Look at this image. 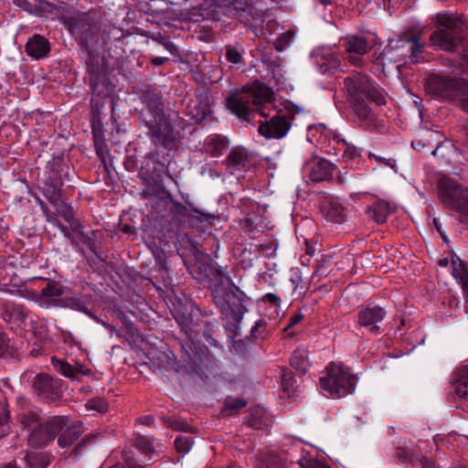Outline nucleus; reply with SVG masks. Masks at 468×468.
Returning <instances> with one entry per match:
<instances>
[{"label":"nucleus","mask_w":468,"mask_h":468,"mask_svg":"<svg viewBox=\"0 0 468 468\" xmlns=\"http://www.w3.org/2000/svg\"><path fill=\"white\" fill-rule=\"evenodd\" d=\"M144 99L146 109L141 113V120L148 129V136L154 144L171 149L178 139V133L164 112L162 98L148 92Z\"/></svg>","instance_id":"f257e3e1"},{"label":"nucleus","mask_w":468,"mask_h":468,"mask_svg":"<svg viewBox=\"0 0 468 468\" xmlns=\"http://www.w3.org/2000/svg\"><path fill=\"white\" fill-rule=\"evenodd\" d=\"M273 91L268 86L254 82L250 87H244L241 90L231 93L226 100L227 108L244 121L249 120V116L254 112L250 108L252 102L258 108L261 116H270V105L272 102Z\"/></svg>","instance_id":"f03ea898"},{"label":"nucleus","mask_w":468,"mask_h":468,"mask_svg":"<svg viewBox=\"0 0 468 468\" xmlns=\"http://www.w3.org/2000/svg\"><path fill=\"white\" fill-rule=\"evenodd\" d=\"M213 301L225 319H229L234 327L241 322L247 308L246 294L236 285H216L212 290Z\"/></svg>","instance_id":"7ed1b4c3"},{"label":"nucleus","mask_w":468,"mask_h":468,"mask_svg":"<svg viewBox=\"0 0 468 468\" xmlns=\"http://www.w3.org/2000/svg\"><path fill=\"white\" fill-rule=\"evenodd\" d=\"M427 93L437 100L458 101L464 111L468 101V82L449 76L431 75L425 83Z\"/></svg>","instance_id":"20e7f679"},{"label":"nucleus","mask_w":468,"mask_h":468,"mask_svg":"<svg viewBox=\"0 0 468 468\" xmlns=\"http://www.w3.org/2000/svg\"><path fill=\"white\" fill-rule=\"evenodd\" d=\"M356 378L342 365L331 363L326 368V376L320 378V385L334 398H342L352 394Z\"/></svg>","instance_id":"39448f33"},{"label":"nucleus","mask_w":468,"mask_h":468,"mask_svg":"<svg viewBox=\"0 0 468 468\" xmlns=\"http://www.w3.org/2000/svg\"><path fill=\"white\" fill-rule=\"evenodd\" d=\"M69 29L79 44L88 52V55H93L90 46L99 42L101 30V25L95 15L82 13L73 16L70 20Z\"/></svg>","instance_id":"423d86ee"},{"label":"nucleus","mask_w":468,"mask_h":468,"mask_svg":"<svg viewBox=\"0 0 468 468\" xmlns=\"http://www.w3.org/2000/svg\"><path fill=\"white\" fill-rule=\"evenodd\" d=\"M440 195L444 206L458 212L468 222V188L450 177H442L438 183Z\"/></svg>","instance_id":"0eeeda50"},{"label":"nucleus","mask_w":468,"mask_h":468,"mask_svg":"<svg viewBox=\"0 0 468 468\" xmlns=\"http://www.w3.org/2000/svg\"><path fill=\"white\" fill-rule=\"evenodd\" d=\"M440 26L430 37L433 46L448 52L454 51L463 41V26L448 16L438 17Z\"/></svg>","instance_id":"6e6552de"},{"label":"nucleus","mask_w":468,"mask_h":468,"mask_svg":"<svg viewBox=\"0 0 468 468\" xmlns=\"http://www.w3.org/2000/svg\"><path fill=\"white\" fill-rule=\"evenodd\" d=\"M343 84L348 101L356 99H367L378 105L386 103L382 93L373 85L370 79L361 72H355L347 76L345 78Z\"/></svg>","instance_id":"1a4fd4ad"},{"label":"nucleus","mask_w":468,"mask_h":468,"mask_svg":"<svg viewBox=\"0 0 468 468\" xmlns=\"http://www.w3.org/2000/svg\"><path fill=\"white\" fill-rule=\"evenodd\" d=\"M273 112L269 121L261 122L258 131L267 139H282L289 132L296 111L292 106H284Z\"/></svg>","instance_id":"9d476101"},{"label":"nucleus","mask_w":468,"mask_h":468,"mask_svg":"<svg viewBox=\"0 0 468 468\" xmlns=\"http://www.w3.org/2000/svg\"><path fill=\"white\" fill-rule=\"evenodd\" d=\"M68 420L63 416H53L44 424L34 427L28 437V444L34 448H41L54 441L56 436L67 425Z\"/></svg>","instance_id":"9b49d317"},{"label":"nucleus","mask_w":468,"mask_h":468,"mask_svg":"<svg viewBox=\"0 0 468 468\" xmlns=\"http://www.w3.org/2000/svg\"><path fill=\"white\" fill-rule=\"evenodd\" d=\"M387 315L386 310L379 305L360 306L357 311L356 324L367 329L371 335L383 333L381 324Z\"/></svg>","instance_id":"f8f14e48"},{"label":"nucleus","mask_w":468,"mask_h":468,"mask_svg":"<svg viewBox=\"0 0 468 468\" xmlns=\"http://www.w3.org/2000/svg\"><path fill=\"white\" fill-rule=\"evenodd\" d=\"M69 167L57 165L49 170L44 179L42 193L53 206L58 205L61 199V187L64 178L68 176Z\"/></svg>","instance_id":"ddd939ff"},{"label":"nucleus","mask_w":468,"mask_h":468,"mask_svg":"<svg viewBox=\"0 0 468 468\" xmlns=\"http://www.w3.org/2000/svg\"><path fill=\"white\" fill-rule=\"evenodd\" d=\"M34 392L46 402L57 401L61 397V380L48 374L39 373L32 380Z\"/></svg>","instance_id":"4468645a"},{"label":"nucleus","mask_w":468,"mask_h":468,"mask_svg":"<svg viewBox=\"0 0 468 468\" xmlns=\"http://www.w3.org/2000/svg\"><path fill=\"white\" fill-rule=\"evenodd\" d=\"M86 64L92 94L99 97L107 96L111 91V83L106 70L99 65V58L90 55Z\"/></svg>","instance_id":"2eb2a0df"},{"label":"nucleus","mask_w":468,"mask_h":468,"mask_svg":"<svg viewBox=\"0 0 468 468\" xmlns=\"http://www.w3.org/2000/svg\"><path fill=\"white\" fill-rule=\"evenodd\" d=\"M342 47L347 54L348 61L356 67L363 65V56L370 49L367 39L357 35H348L343 38Z\"/></svg>","instance_id":"dca6fc26"},{"label":"nucleus","mask_w":468,"mask_h":468,"mask_svg":"<svg viewBox=\"0 0 468 468\" xmlns=\"http://www.w3.org/2000/svg\"><path fill=\"white\" fill-rule=\"evenodd\" d=\"M73 234H75L76 238V246H83L87 248L93 255L90 258V264H97V261L100 263H104V258L98 252L97 250V242L102 238V233L100 230H91L90 233L84 232V226L82 224L79 225V228H76L71 230Z\"/></svg>","instance_id":"f3484780"},{"label":"nucleus","mask_w":468,"mask_h":468,"mask_svg":"<svg viewBox=\"0 0 468 468\" xmlns=\"http://www.w3.org/2000/svg\"><path fill=\"white\" fill-rule=\"evenodd\" d=\"M170 211L176 216L196 218L200 222H210L216 218L212 213L200 210L192 207L191 205H189V207H187L179 202H173Z\"/></svg>","instance_id":"a211bd4d"},{"label":"nucleus","mask_w":468,"mask_h":468,"mask_svg":"<svg viewBox=\"0 0 468 468\" xmlns=\"http://www.w3.org/2000/svg\"><path fill=\"white\" fill-rule=\"evenodd\" d=\"M49 51V42L43 36L37 34L34 35L27 42L26 52L29 57L35 59L47 57Z\"/></svg>","instance_id":"6ab92c4d"},{"label":"nucleus","mask_w":468,"mask_h":468,"mask_svg":"<svg viewBox=\"0 0 468 468\" xmlns=\"http://www.w3.org/2000/svg\"><path fill=\"white\" fill-rule=\"evenodd\" d=\"M223 163L231 174L245 169L249 164L248 152L242 147L233 148Z\"/></svg>","instance_id":"aec40b11"},{"label":"nucleus","mask_w":468,"mask_h":468,"mask_svg":"<svg viewBox=\"0 0 468 468\" xmlns=\"http://www.w3.org/2000/svg\"><path fill=\"white\" fill-rule=\"evenodd\" d=\"M321 212L328 221L334 223H341L345 218L344 207L339 201L333 198L324 201Z\"/></svg>","instance_id":"412c9836"},{"label":"nucleus","mask_w":468,"mask_h":468,"mask_svg":"<svg viewBox=\"0 0 468 468\" xmlns=\"http://www.w3.org/2000/svg\"><path fill=\"white\" fill-rule=\"evenodd\" d=\"M334 169V164L325 159H319L312 165L309 177L314 182L328 180L332 177Z\"/></svg>","instance_id":"4be33fe9"},{"label":"nucleus","mask_w":468,"mask_h":468,"mask_svg":"<svg viewBox=\"0 0 468 468\" xmlns=\"http://www.w3.org/2000/svg\"><path fill=\"white\" fill-rule=\"evenodd\" d=\"M269 422L267 411L261 407L250 408L244 420V424L254 430H263L269 426Z\"/></svg>","instance_id":"5701e85b"},{"label":"nucleus","mask_w":468,"mask_h":468,"mask_svg":"<svg viewBox=\"0 0 468 468\" xmlns=\"http://www.w3.org/2000/svg\"><path fill=\"white\" fill-rule=\"evenodd\" d=\"M316 64L323 73L330 72L340 66L339 57L330 49H324L315 55Z\"/></svg>","instance_id":"b1692460"},{"label":"nucleus","mask_w":468,"mask_h":468,"mask_svg":"<svg viewBox=\"0 0 468 468\" xmlns=\"http://www.w3.org/2000/svg\"><path fill=\"white\" fill-rule=\"evenodd\" d=\"M64 293V288L61 284L55 282H48L41 289L39 301L46 304H57L60 296Z\"/></svg>","instance_id":"393cba45"},{"label":"nucleus","mask_w":468,"mask_h":468,"mask_svg":"<svg viewBox=\"0 0 468 468\" xmlns=\"http://www.w3.org/2000/svg\"><path fill=\"white\" fill-rule=\"evenodd\" d=\"M366 100L367 99H356L355 101H349L350 107L360 121L361 126L367 125L375 120L374 114L367 104Z\"/></svg>","instance_id":"a878e982"},{"label":"nucleus","mask_w":468,"mask_h":468,"mask_svg":"<svg viewBox=\"0 0 468 468\" xmlns=\"http://www.w3.org/2000/svg\"><path fill=\"white\" fill-rule=\"evenodd\" d=\"M367 214L370 219L374 220L378 224H383L390 214L389 204L384 200L377 201L367 207Z\"/></svg>","instance_id":"bb28decb"},{"label":"nucleus","mask_w":468,"mask_h":468,"mask_svg":"<svg viewBox=\"0 0 468 468\" xmlns=\"http://www.w3.org/2000/svg\"><path fill=\"white\" fill-rule=\"evenodd\" d=\"M19 403L21 409L17 413V420L25 429L32 430L36 427L39 421V415L36 410L26 409L24 406L27 404V400L22 399Z\"/></svg>","instance_id":"cd10ccee"},{"label":"nucleus","mask_w":468,"mask_h":468,"mask_svg":"<svg viewBox=\"0 0 468 468\" xmlns=\"http://www.w3.org/2000/svg\"><path fill=\"white\" fill-rule=\"evenodd\" d=\"M335 141L337 146L334 147V154L337 155L336 150L341 152V158L343 162H349L356 160L360 156V151L353 144H347L345 140H340L335 136Z\"/></svg>","instance_id":"c85d7f7f"},{"label":"nucleus","mask_w":468,"mask_h":468,"mask_svg":"<svg viewBox=\"0 0 468 468\" xmlns=\"http://www.w3.org/2000/svg\"><path fill=\"white\" fill-rule=\"evenodd\" d=\"M404 46L408 48L410 61L415 64L419 63L424 50V45L421 43L420 37L419 35L410 37L407 41L403 42L401 47L403 48Z\"/></svg>","instance_id":"c756f323"},{"label":"nucleus","mask_w":468,"mask_h":468,"mask_svg":"<svg viewBox=\"0 0 468 468\" xmlns=\"http://www.w3.org/2000/svg\"><path fill=\"white\" fill-rule=\"evenodd\" d=\"M81 433V425L69 426L58 436V443L61 448H68L79 439Z\"/></svg>","instance_id":"7c9ffc66"},{"label":"nucleus","mask_w":468,"mask_h":468,"mask_svg":"<svg viewBox=\"0 0 468 468\" xmlns=\"http://www.w3.org/2000/svg\"><path fill=\"white\" fill-rule=\"evenodd\" d=\"M229 146V141L225 136L214 134L207 139V151L213 157H218Z\"/></svg>","instance_id":"2f4dec72"},{"label":"nucleus","mask_w":468,"mask_h":468,"mask_svg":"<svg viewBox=\"0 0 468 468\" xmlns=\"http://www.w3.org/2000/svg\"><path fill=\"white\" fill-rule=\"evenodd\" d=\"M247 401L241 398L227 397L224 400L220 414L223 417L238 414L240 410L247 406Z\"/></svg>","instance_id":"473e14b6"},{"label":"nucleus","mask_w":468,"mask_h":468,"mask_svg":"<svg viewBox=\"0 0 468 468\" xmlns=\"http://www.w3.org/2000/svg\"><path fill=\"white\" fill-rule=\"evenodd\" d=\"M27 315L26 310L21 305L8 306L3 313L5 322L14 323L16 325H21L25 322Z\"/></svg>","instance_id":"72a5a7b5"},{"label":"nucleus","mask_w":468,"mask_h":468,"mask_svg":"<svg viewBox=\"0 0 468 468\" xmlns=\"http://www.w3.org/2000/svg\"><path fill=\"white\" fill-rule=\"evenodd\" d=\"M24 461L29 468H47L50 463V457L46 452H27Z\"/></svg>","instance_id":"f704fd0d"},{"label":"nucleus","mask_w":468,"mask_h":468,"mask_svg":"<svg viewBox=\"0 0 468 468\" xmlns=\"http://www.w3.org/2000/svg\"><path fill=\"white\" fill-rule=\"evenodd\" d=\"M290 365L303 374L307 372L310 366L307 351L304 349L295 350L290 358Z\"/></svg>","instance_id":"c9c22d12"},{"label":"nucleus","mask_w":468,"mask_h":468,"mask_svg":"<svg viewBox=\"0 0 468 468\" xmlns=\"http://www.w3.org/2000/svg\"><path fill=\"white\" fill-rule=\"evenodd\" d=\"M57 207L58 214L62 217L69 225L71 230L79 228L81 223L75 218L74 210L69 205L63 203L61 200Z\"/></svg>","instance_id":"e433bc0d"},{"label":"nucleus","mask_w":468,"mask_h":468,"mask_svg":"<svg viewBox=\"0 0 468 468\" xmlns=\"http://www.w3.org/2000/svg\"><path fill=\"white\" fill-rule=\"evenodd\" d=\"M290 459H282L281 456L270 454L265 456L259 468H288Z\"/></svg>","instance_id":"4c0bfd02"},{"label":"nucleus","mask_w":468,"mask_h":468,"mask_svg":"<svg viewBox=\"0 0 468 468\" xmlns=\"http://www.w3.org/2000/svg\"><path fill=\"white\" fill-rule=\"evenodd\" d=\"M154 437L147 438L143 435H136L133 439V445L136 449H138L144 454L154 453Z\"/></svg>","instance_id":"58836bf2"},{"label":"nucleus","mask_w":468,"mask_h":468,"mask_svg":"<svg viewBox=\"0 0 468 468\" xmlns=\"http://www.w3.org/2000/svg\"><path fill=\"white\" fill-rule=\"evenodd\" d=\"M298 463L301 468H331L325 463L308 456H302L297 460L290 458V463Z\"/></svg>","instance_id":"ea45409f"},{"label":"nucleus","mask_w":468,"mask_h":468,"mask_svg":"<svg viewBox=\"0 0 468 468\" xmlns=\"http://www.w3.org/2000/svg\"><path fill=\"white\" fill-rule=\"evenodd\" d=\"M86 407L88 410L104 413L109 410V403L103 398L95 397L87 401Z\"/></svg>","instance_id":"a19ab883"},{"label":"nucleus","mask_w":468,"mask_h":468,"mask_svg":"<svg viewBox=\"0 0 468 468\" xmlns=\"http://www.w3.org/2000/svg\"><path fill=\"white\" fill-rule=\"evenodd\" d=\"M53 365L57 367L61 375L67 378H74L80 373L79 369L65 361L59 360L57 363L54 362Z\"/></svg>","instance_id":"79ce46f5"},{"label":"nucleus","mask_w":468,"mask_h":468,"mask_svg":"<svg viewBox=\"0 0 468 468\" xmlns=\"http://www.w3.org/2000/svg\"><path fill=\"white\" fill-rule=\"evenodd\" d=\"M451 261L452 264V274L459 282H461L468 277L466 266L459 259H457V261L452 259Z\"/></svg>","instance_id":"37998d69"},{"label":"nucleus","mask_w":468,"mask_h":468,"mask_svg":"<svg viewBox=\"0 0 468 468\" xmlns=\"http://www.w3.org/2000/svg\"><path fill=\"white\" fill-rule=\"evenodd\" d=\"M194 443L189 436H179L175 440V447L178 452H188Z\"/></svg>","instance_id":"c03bdc74"},{"label":"nucleus","mask_w":468,"mask_h":468,"mask_svg":"<svg viewBox=\"0 0 468 468\" xmlns=\"http://www.w3.org/2000/svg\"><path fill=\"white\" fill-rule=\"evenodd\" d=\"M282 388L290 396L295 390V381L291 371H285L282 376Z\"/></svg>","instance_id":"a18cd8bd"},{"label":"nucleus","mask_w":468,"mask_h":468,"mask_svg":"<svg viewBox=\"0 0 468 468\" xmlns=\"http://www.w3.org/2000/svg\"><path fill=\"white\" fill-rule=\"evenodd\" d=\"M226 58L229 63L240 64L243 60L241 52L232 46L226 48Z\"/></svg>","instance_id":"49530a36"},{"label":"nucleus","mask_w":468,"mask_h":468,"mask_svg":"<svg viewBox=\"0 0 468 468\" xmlns=\"http://www.w3.org/2000/svg\"><path fill=\"white\" fill-rule=\"evenodd\" d=\"M294 34L292 31H287L280 36L275 42V48L279 51L285 49L292 41Z\"/></svg>","instance_id":"de8ad7c7"},{"label":"nucleus","mask_w":468,"mask_h":468,"mask_svg":"<svg viewBox=\"0 0 468 468\" xmlns=\"http://www.w3.org/2000/svg\"><path fill=\"white\" fill-rule=\"evenodd\" d=\"M68 305L75 310L80 311L84 314H89V306L87 303L79 298V297H71L69 299Z\"/></svg>","instance_id":"09e8293b"},{"label":"nucleus","mask_w":468,"mask_h":468,"mask_svg":"<svg viewBox=\"0 0 468 468\" xmlns=\"http://www.w3.org/2000/svg\"><path fill=\"white\" fill-rule=\"evenodd\" d=\"M9 410L3 407L0 410V429L1 434L0 436H5L9 431L8 420H9Z\"/></svg>","instance_id":"8fccbe9b"},{"label":"nucleus","mask_w":468,"mask_h":468,"mask_svg":"<svg viewBox=\"0 0 468 468\" xmlns=\"http://www.w3.org/2000/svg\"><path fill=\"white\" fill-rule=\"evenodd\" d=\"M396 455L401 463L410 462L412 458V452L406 447H398Z\"/></svg>","instance_id":"3c124183"},{"label":"nucleus","mask_w":468,"mask_h":468,"mask_svg":"<svg viewBox=\"0 0 468 468\" xmlns=\"http://www.w3.org/2000/svg\"><path fill=\"white\" fill-rule=\"evenodd\" d=\"M266 329V322L259 320L251 329V335L253 337H261L263 335Z\"/></svg>","instance_id":"603ef678"},{"label":"nucleus","mask_w":468,"mask_h":468,"mask_svg":"<svg viewBox=\"0 0 468 468\" xmlns=\"http://www.w3.org/2000/svg\"><path fill=\"white\" fill-rule=\"evenodd\" d=\"M455 390L461 399L468 400V381L457 383Z\"/></svg>","instance_id":"864d4df0"},{"label":"nucleus","mask_w":468,"mask_h":468,"mask_svg":"<svg viewBox=\"0 0 468 468\" xmlns=\"http://www.w3.org/2000/svg\"><path fill=\"white\" fill-rule=\"evenodd\" d=\"M369 157L370 158H374L376 161L385 165L386 166H388L390 168H393L396 165V162L394 159L392 158H386V157H382V156H379V155H377V154H369Z\"/></svg>","instance_id":"5fc2aeb1"},{"label":"nucleus","mask_w":468,"mask_h":468,"mask_svg":"<svg viewBox=\"0 0 468 468\" xmlns=\"http://www.w3.org/2000/svg\"><path fill=\"white\" fill-rule=\"evenodd\" d=\"M456 374L458 378V383L468 381V365L462 366L460 368H458Z\"/></svg>","instance_id":"6e6d98bb"},{"label":"nucleus","mask_w":468,"mask_h":468,"mask_svg":"<svg viewBox=\"0 0 468 468\" xmlns=\"http://www.w3.org/2000/svg\"><path fill=\"white\" fill-rule=\"evenodd\" d=\"M262 300L276 306H279L281 303V298L277 294L271 292L266 293L262 297Z\"/></svg>","instance_id":"4d7b16f0"},{"label":"nucleus","mask_w":468,"mask_h":468,"mask_svg":"<svg viewBox=\"0 0 468 468\" xmlns=\"http://www.w3.org/2000/svg\"><path fill=\"white\" fill-rule=\"evenodd\" d=\"M9 340L5 333L0 332V356H5V349L8 350Z\"/></svg>","instance_id":"13d9d810"},{"label":"nucleus","mask_w":468,"mask_h":468,"mask_svg":"<svg viewBox=\"0 0 468 468\" xmlns=\"http://www.w3.org/2000/svg\"><path fill=\"white\" fill-rule=\"evenodd\" d=\"M426 141H427L426 138H420V139L413 140L411 142V146L413 147V149H415V150L420 152V151L423 150L427 146Z\"/></svg>","instance_id":"bf43d9fd"},{"label":"nucleus","mask_w":468,"mask_h":468,"mask_svg":"<svg viewBox=\"0 0 468 468\" xmlns=\"http://www.w3.org/2000/svg\"><path fill=\"white\" fill-rule=\"evenodd\" d=\"M58 229L61 230V232L63 233V235H64L66 238H68V239H70L71 243L76 242L75 234H74V235H72V234L70 233L69 229L66 226L61 225L60 223H58Z\"/></svg>","instance_id":"052dcab7"},{"label":"nucleus","mask_w":468,"mask_h":468,"mask_svg":"<svg viewBox=\"0 0 468 468\" xmlns=\"http://www.w3.org/2000/svg\"><path fill=\"white\" fill-rule=\"evenodd\" d=\"M303 318V315L302 314H297L293 316H292L290 318V321H289V324L288 325L286 326L285 330L292 327L293 325L297 324L298 323H300Z\"/></svg>","instance_id":"680f3d73"},{"label":"nucleus","mask_w":468,"mask_h":468,"mask_svg":"<svg viewBox=\"0 0 468 468\" xmlns=\"http://www.w3.org/2000/svg\"><path fill=\"white\" fill-rule=\"evenodd\" d=\"M18 356V352L16 348H15L13 346L8 344V350L5 349V356H2L3 357H10V358H16Z\"/></svg>","instance_id":"e2e57ef3"},{"label":"nucleus","mask_w":468,"mask_h":468,"mask_svg":"<svg viewBox=\"0 0 468 468\" xmlns=\"http://www.w3.org/2000/svg\"><path fill=\"white\" fill-rule=\"evenodd\" d=\"M175 431H189V427L186 423H184L182 421H179V420H175V425H174V429Z\"/></svg>","instance_id":"0e129e2a"},{"label":"nucleus","mask_w":468,"mask_h":468,"mask_svg":"<svg viewBox=\"0 0 468 468\" xmlns=\"http://www.w3.org/2000/svg\"><path fill=\"white\" fill-rule=\"evenodd\" d=\"M154 419L153 416H143L139 419V422L143 425L152 426L154 424Z\"/></svg>","instance_id":"69168bd1"},{"label":"nucleus","mask_w":468,"mask_h":468,"mask_svg":"<svg viewBox=\"0 0 468 468\" xmlns=\"http://www.w3.org/2000/svg\"><path fill=\"white\" fill-rule=\"evenodd\" d=\"M168 58H164V57H154L151 59V63L154 65V66H161L163 64H165V62L168 61Z\"/></svg>","instance_id":"338daca9"},{"label":"nucleus","mask_w":468,"mask_h":468,"mask_svg":"<svg viewBox=\"0 0 468 468\" xmlns=\"http://www.w3.org/2000/svg\"><path fill=\"white\" fill-rule=\"evenodd\" d=\"M464 295L468 298V276L460 282Z\"/></svg>","instance_id":"774afa93"}]
</instances>
